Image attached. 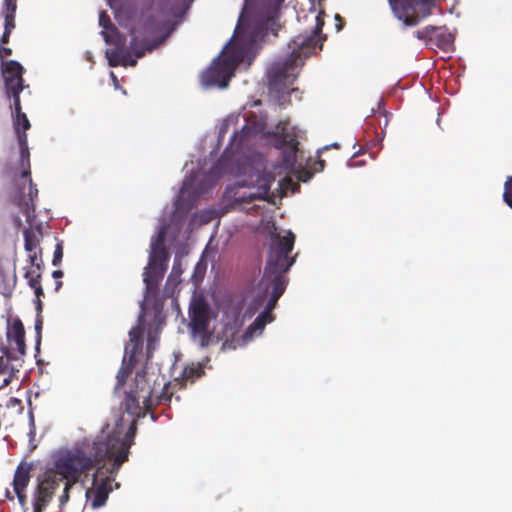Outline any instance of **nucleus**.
Masks as SVG:
<instances>
[{
	"label": "nucleus",
	"mask_w": 512,
	"mask_h": 512,
	"mask_svg": "<svg viewBox=\"0 0 512 512\" xmlns=\"http://www.w3.org/2000/svg\"><path fill=\"white\" fill-rule=\"evenodd\" d=\"M207 270V262L201 258L194 267L191 280L195 286H198L202 282Z\"/></svg>",
	"instance_id": "23"
},
{
	"label": "nucleus",
	"mask_w": 512,
	"mask_h": 512,
	"mask_svg": "<svg viewBox=\"0 0 512 512\" xmlns=\"http://www.w3.org/2000/svg\"><path fill=\"white\" fill-rule=\"evenodd\" d=\"M11 108L13 126L19 144V156L17 163L6 167L5 173L12 177L10 200L15 204L26 218V222L32 226L35 219L34 199L38 196V189L33 184L30 172V152L26 130L30 128V121L22 112L20 97L15 96Z\"/></svg>",
	"instance_id": "6"
},
{
	"label": "nucleus",
	"mask_w": 512,
	"mask_h": 512,
	"mask_svg": "<svg viewBox=\"0 0 512 512\" xmlns=\"http://www.w3.org/2000/svg\"><path fill=\"white\" fill-rule=\"evenodd\" d=\"M140 400H142L140 393L138 391L130 390L126 393L125 399L123 401V406L125 411L134 416L141 417L146 414V412H150L151 410L145 409V406L140 405Z\"/></svg>",
	"instance_id": "18"
},
{
	"label": "nucleus",
	"mask_w": 512,
	"mask_h": 512,
	"mask_svg": "<svg viewBox=\"0 0 512 512\" xmlns=\"http://www.w3.org/2000/svg\"><path fill=\"white\" fill-rule=\"evenodd\" d=\"M319 165H320V169H323V165H324V164H323V161H320V162H319Z\"/></svg>",
	"instance_id": "47"
},
{
	"label": "nucleus",
	"mask_w": 512,
	"mask_h": 512,
	"mask_svg": "<svg viewBox=\"0 0 512 512\" xmlns=\"http://www.w3.org/2000/svg\"><path fill=\"white\" fill-rule=\"evenodd\" d=\"M0 350L6 357H0V374L9 371V361L18 360L26 353L23 322H7L6 339L1 341Z\"/></svg>",
	"instance_id": "11"
},
{
	"label": "nucleus",
	"mask_w": 512,
	"mask_h": 512,
	"mask_svg": "<svg viewBox=\"0 0 512 512\" xmlns=\"http://www.w3.org/2000/svg\"><path fill=\"white\" fill-rule=\"evenodd\" d=\"M283 2L273 0L272 6H259L251 13L245 4L231 39L201 75L205 89L227 88L236 67L246 60L248 65L251 64L264 37L269 32L276 35L277 9Z\"/></svg>",
	"instance_id": "3"
},
{
	"label": "nucleus",
	"mask_w": 512,
	"mask_h": 512,
	"mask_svg": "<svg viewBox=\"0 0 512 512\" xmlns=\"http://www.w3.org/2000/svg\"><path fill=\"white\" fill-rule=\"evenodd\" d=\"M445 43H446V44H451V43H452V38H451V36H450V35H448V36L446 37V39H445Z\"/></svg>",
	"instance_id": "39"
},
{
	"label": "nucleus",
	"mask_w": 512,
	"mask_h": 512,
	"mask_svg": "<svg viewBox=\"0 0 512 512\" xmlns=\"http://www.w3.org/2000/svg\"><path fill=\"white\" fill-rule=\"evenodd\" d=\"M294 242L295 236L291 231L271 235L262 278L249 295L225 296L222 299V320H272L271 311L286 289V274L295 262L290 256Z\"/></svg>",
	"instance_id": "2"
},
{
	"label": "nucleus",
	"mask_w": 512,
	"mask_h": 512,
	"mask_svg": "<svg viewBox=\"0 0 512 512\" xmlns=\"http://www.w3.org/2000/svg\"><path fill=\"white\" fill-rule=\"evenodd\" d=\"M110 78H111V80H112V82H113V86H114V88H115V89H119L118 79H117V77H116V75H115V73H114V72H110Z\"/></svg>",
	"instance_id": "34"
},
{
	"label": "nucleus",
	"mask_w": 512,
	"mask_h": 512,
	"mask_svg": "<svg viewBox=\"0 0 512 512\" xmlns=\"http://www.w3.org/2000/svg\"><path fill=\"white\" fill-rule=\"evenodd\" d=\"M28 261L32 267L36 268V270L26 269L24 276L29 286L34 290L36 297L39 298V296L43 294V289L39 282V279L41 277L40 270L43 267L41 250L29 253Z\"/></svg>",
	"instance_id": "14"
},
{
	"label": "nucleus",
	"mask_w": 512,
	"mask_h": 512,
	"mask_svg": "<svg viewBox=\"0 0 512 512\" xmlns=\"http://www.w3.org/2000/svg\"><path fill=\"white\" fill-rule=\"evenodd\" d=\"M135 388L133 391H138L142 398V403L145 406V409L152 410L153 408V399L152 394L153 391L151 389L150 381L148 380L147 373L144 370L138 371L135 375L134 379Z\"/></svg>",
	"instance_id": "16"
},
{
	"label": "nucleus",
	"mask_w": 512,
	"mask_h": 512,
	"mask_svg": "<svg viewBox=\"0 0 512 512\" xmlns=\"http://www.w3.org/2000/svg\"><path fill=\"white\" fill-rule=\"evenodd\" d=\"M30 470L28 465H19L13 479L14 492L25 491L30 482Z\"/></svg>",
	"instance_id": "19"
},
{
	"label": "nucleus",
	"mask_w": 512,
	"mask_h": 512,
	"mask_svg": "<svg viewBox=\"0 0 512 512\" xmlns=\"http://www.w3.org/2000/svg\"><path fill=\"white\" fill-rule=\"evenodd\" d=\"M503 199L506 204L512 208V176L507 177L504 183Z\"/></svg>",
	"instance_id": "26"
},
{
	"label": "nucleus",
	"mask_w": 512,
	"mask_h": 512,
	"mask_svg": "<svg viewBox=\"0 0 512 512\" xmlns=\"http://www.w3.org/2000/svg\"><path fill=\"white\" fill-rule=\"evenodd\" d=\"M184 250V247H180L178 251L181 252V256L184 254H187V251H183Z\"/></svg>",
	"instance_id": "41"
},
{
	"label": "nucleus",
	"mask_w": 512,
	"mask_h": 512,
	"mask_svg": "<svg viewBox=\"0 0 512 512\" xmlns=\"http://www.w3.org/2000/svg\"><path fill=\"white\" fill-rule=\"evenodd\" d=\"M99 26L102 27L101 35L105 43L113 46L105 51L110 67L135 66L138 58L142 57L146 51H151L162 44L174 30V25L168 22L161 25L148 23L145 29L146 34L154 35L160 32L161 35L154 36L152 40H149L146 35L143 40L133 36L130 46L127 47L126 37L118 32L106 11H101L99 14Z\"/></svg>",
	"instance_id": "7"
},
{
	"label": "nucleus",
	"mask_w": 512,
	"mask_h": 512,
	"mask_svg": "<svg viewBox=\"0 0 512 512\" xmlns=\"http://www.w3.org/2000/svg\"><path fill=\"white\" fill-rule=\"evenodd\" d=\"M24 67L16 60L1 61V73L4 79L6 95L9 100L19 96L24 88Z\"/></svg>",
	"instance_id": "13"
},
{
	"label": "nucleus",
	"mask_w": 512,
	"mask_h": 512,
	"mask_svg": "<svg viewBox=\"0 0 512 512\" xmlns=\"http://www.w3.org/2000/svg\"><path fill=\"white\" fill-rule=\"evenodd\" d=\"M267 322H253L242 332V322H188L193 343L208 347L222 342L221 349L235 350L245 346L255 333L261 334Z\"/></svg>",
	"instance_id": "8"
},
{
	"label": "nucleus",
	"mask_w": 512,
	"mask_h": 512,
	"mask_svg": "<svg viewBox=\"0 0 512 512\" xmlns=\"http://www.w3.org/2000/svg\"><path fill=\"white\" fill-rule=\"evenodd\" d=\"M204 374V368L200 363L191 364L184 368L182 372V381L193 383Z\"/></svg>",
	"instance_id": "22"
},
{
	"label": "nucleus",
	"mask_w": 512,
	"mask_h": 512,
	"mask_svg": "<svg viewBox=\"0 0 512 512\" xmlns=\"http://www.w3.org/2000/svg\"><path fill=\"white\" fill-rule=\"evenodd\" d=\"M239 118L240 115H231L219 126L218 147L222 145L231 127L233 131L217 163L207 167L208 162L204 159L203 162L191 161L190 164H185L187 175L177 198L170 207H164L157 231L151 237L149 259L143 272L145 294L141 303L142 311L150 305L157 307L158 287L167 270L170 256L165 246L166 238L168 237L171 242L187 238V231L183 232V228L189 212L200 197L209 194L224 174H233L239 179L227 186L221 207H208L196 212L189 226L209 223L230 210L250 212L257 206L247 207V204L255 200L268 199L275 175L269 171L272 164H268L264 156L255 150L257 141L269 139L281 151V168L293 173L299 181L306 183L313 177V173L297 161L299 140L304 136L301 129L291 125L289 121H280L271 130L267 128L265 116L248 113L242 116L245 124L237 129L235 125Z\"/></svg>",
	"instance_id": "1"
},
{
	"label": "nucleus",
	"mask_w": 512,
	"mask_h": 512,
	"mask_svg": "<svg viewBox=\"0 0 512 512\" xmlns=\"http://www.w3.org/2000/svg\"><path fill=\"white\" fill-rule=\"evenodd\" d=\"M61 286H62V282L61 281H57L56 282V290H58Z\"/></svg>",
	"instance_id": "40"
},
{
	"label": "nucleus",
	"mask_w": 512,
	"mask_h": 512,
	"mask_svg": "<svg viewBox=\"0 0 512 512\" xmlns=\"http://www.w3.org/2000/svg\"><path fill=\"white\" fill-rule=\"evenodd\" d=\"M10 401L18 404L20 403V400H18L17 398H11Z\"/></svg>",
	"instance_id": "42"
},
{
	"label": "nucleus",
	"mask_w": 512,
	"mask_h": 512,
	"mask_svg": "<svg viewBox=\"0 0 512 512\" xmlns=\"http://www.w3.org/2000/svg\"><path fill=\"white\" fill-rule=\"evenodd\" d=\"M23 236H24V249L28 253H32L38 250V247L40 245V233L37 234L34 231H32L30 228H25L23 230Z\"/></svg>",
	"instance_id": "21"
},
{
	"label": "nucleus",
	"mask_w": 512,
	"mask_h": 512,
	"mask_svg": "<svg viewBox=\"0 0 512 512\" xmlns=\"http://www.w3.org/2000/svg\"><path fill=\"white\" fill-rule=\"evenodd\" d=\"M63 276V272L61 270H55L52 273V277L55 279H59Z\"/></svg>",
	"instance_id": "36"
},
{
	"label": "nucleus",
	"mask_w": 512,
	"mask_h": 512,
	"mask_svg": "<svg viewBox=\"0 0 512 512\" xmlns=\"http://www.w3.org/2000/svg\"><path fill=\"white\" fill-rule=\"evenodd\" d=\"M12 53V50L7 47H0V57L1 61H4V57L9 56Z\"/></svg>",
	"instance_id": "33"
},
{
	"label": "nucleus",
	"mask_w": 512,
	"mask_h": 512,
	"mask_svg": "<svg viewBox=\"0 0 512 512\" xmlns=\"http://www.w3.org/2000/svg\"><path fill=\"white\" fill-rule=\"evenodd\" d=\"M329 147L338 148L339 147V143L338 142H334V143H332L329 146H325L323 149L327 150Z\"/></svg>",
	"instance_id": "38"
},
{
	"label": "nucleus",
	"mask_w": 512,
	"mask_h": 512,
	"mask_svg": "<svg viewBox=\"0 0 512 512\" xmlns=\"http://www.w3.org/2000/svg\"><path fill=\"white\" fill-rule=\"evenodd\" d=\"M16 495H17V498H18V501L19 503L24 506L26 504V499H27V496L25 494V491H19V492H15Z\"/></svg>",
	"instance_id": "32"
},
{
	"label": "nucleus",
	"mask_w": 512,
	"mask_h": 512,
	"mask_svg": "<svg viewBox=\"0 0 512 512\" xmlns=\"http://www.w3.org/2000/svg\"><path fill=\"white\" fill-rule=\"evenodd\" d=\"M172 393L169 392V384H165L162 393L158 396L157 403H166L171 400Z\"/></svg>",
	"instance_id": "29"
},
{
	"label": "nucleus",
	"mask_w": 512,
	"mask_h": 512,
	"mask_svg": "<svg viewBox=\"0 0 512 512\" xmlns=\"http://www.w3.org/2000/svg\"><path fill=\"white\" fill-rule=\"evenodd\" d=\"M17 4L16 0H4V7L2 14L4 16V30L6 32H12L15 28V14H16Z\"/></svg>",
	"instance_id": "20"
},
{
	"label": "nucleus",
	"mask_w": 512,
	"mask_h": 512,
	"mask_svg": "<svg viewBox=\"0 0 512 512\" xmlns=\"http://www.w3.org/2000/svg\"><path fill=\"white\" fill-rule=\"evenodd\" d=\"M314 21L313 29L295 36L288 43L287 55L275 60L267 70L269 92L281 105L286 102L287 96L297 91L290 89V86L296 80L305 59L322 49L324 37L321 30L324 20L321 14L315 15Z\"/></svg>",
	"instance_id": "5"
},
{
	"label": "nucleus",
	"mask_w": 512,
	"mask_h": 512,
	"mask_svg": "<svg viewBox=\"0 0 512 512\" xmlns=\"http://www.w3.org/2000/svg\"><path fill=\"white\" fill-rule=\"evenodd\" d=\"M62 258H63V246H62V242H58L54 249L52 265L59 266L62 262Z\"/></svg>",
	"instance_id": "28"
},
{
	"label": "nucleus",
	"mask_w": 512,
	"mask_h": 512,
	"mask_svg": "<svg viewBox=\"0 0 512 512\" xmlns=\"http://www.w3.org/2000/svg\"><path fill=\"white\" fill-rule=\"evenodd\" d=\"M298 188L299 185L287 177L280 179L277 184V189L280 190L284 195H286L288 192L295 193Z\"/></svg>",
	"instance_id": "25"
},
{
	"label": "nucleus",
	"mask_w": 512,
	"mask_h": 512,
	"mask_svg": "<svg viewBox=\"0 0 512 512\" xmlns=\"http://www.w3.org/2000/svg\"><path fill=\"white\" fill-rule=\"evenodd\" d=\"M10 33H11V32H6V31L4 30L3 35H2V37H1V43L5 44V43H7V42L9 41Z\"/></svg>",
	"instance_id": "35"
},
{
	"label": "nucleus",
	"mask_w": 512,
	"mask_h": 512,
	"mask_svg": "<svg viewBox=\"0 0 512 512\" xmlns=\"http://www.w3.org/2000/svg\"><path fill=\"white\" fill-rule=\"evenodd\" d=\"M87 60L92 61V56L89 52H87Z\"/></svg>",
	"instance_id": "44"
},
{
	"label": "nucleus",
	"mask_w": 512,
	"mask_h": 512,
	"mask_svg": "<svg viewBox=\"0 0 512 512\" xmlns=\"http://www.w3.org/2000/svg\"><path fill=\"white\" fill-rule=\"evenodd\" d=\"M335 19L340 20V16L338 14H336Z\"/></svg>",
	"instance_id": "48"
},
{
	"label": "nucleus",
	"mask_w": 512,
	"mask_h": 512,
	"mask_svg": "<svg viewBox=\"0 0 512 512\" xmlns=\"http://www.w3.org/2000/svg\"><path fill=\"white\" fill-rule=\"evenodd\" d=\"M14 224L17 228L22 225V220L18 215L14 216Z\"/></svg>",
	"instance_id": "37"
},
{
	"label": "nucleus",
	"mask_w": 512,
	"mask_h": 512,
	"mask_svg": "<svg viewBox=\"0 0 512 512\" xmlns=\"http://www.w3.org/2000/svg\"><path fill=\"white\" fill-rule=\"evenodd\" d=\"M85 447L86 445H81L63 449L53 456L51 467L47 468L43 474L38 477L35 498L39 499L40 502H51L60 482H64V480L59 479L60 473L57 470V465L65 462L69 465H74Z\"/></svg>",
	"instance_id": "10"
},
{
	"label": "nucleus",
	"mask_w": 512,
	"mask_h": 512,
	"mask_svg": "<svg viewBox=\"0 0 512 512\" xmlns=\"http://www.w3.org/2000/svg\"><path fill=\"white\" fill-rule=\"evenodd\" d=\"M388 1L395 17L403 21L406 26H416L419 23L420 18L415 15V9L409 1L403 0L401 3L399 0Z\"/></svg>",
	"instance_id": "15"
},
{
	"label": "nucleus",
	"mask_w": 512,
	"mask_h": 512,
	"mask_svg": "<svg viewBox=\"0 0 512 512\" xmlns=\"http://www.w3.org/2000/svg\"><path fill=\"white\" fill-rule=\"evenodd\" d=\"M347 166H348V167H354L355 165L351 162V160H349V161L347 162Z\"/></svg>",
	"instance_id": "43"
},
{
	"label": "nucleus",
	"mask_w": 512,
	"mask_h": 512,
	"mask_svg": "<svg viewBox=\"0 0 512 512\" xmlns=\"http://www.w3.org/2000/svg\"><path fill=\"white\" fill-rule=\"evenodd\" d=\"M137 320H138V321L143 320V315H142V314H140V315L138 316V319H137Z\"/></svg>",
	"instance_id": "45"
},
{
	"label": "nucleus",
	"mask_w": 512,
	"mask_h": 512,
	"mask_svg": "<svg viewBox=\"0 0 512 512\" xmlns=\"http://www.w3.org/2000/svg\"><path fill=\"white\" fill-rule=\"evenodd\" d=\"M136 421L133 420L123 435V429L117 425L112 433L98 436L92 445H86L74 465L67 462L57 465L60 480H64L62 494L59 496V506L62 508L70 499L72 487L79 482L82 475H87L95 468L97 462L111 461L108 472L119 471L123 463L128 461L130 448L136 434Z\"/></svg>",
	"instance_id": "4"
},
{
	"label": "nucleus",
	"mask_w": 512,
	"mask_h": 512,
	"mask_svg": "<svg viewBox=\"0 0 512 512\" xmlns=\"http://www.w3.org/2000/svg\"><path fill=\"white\" fill-rule=\"evenodd\" d=\"M209 310L210 306L205 297L195 291L189 305L190 320H208Z\"/></svg>",
	"instance_id": "17"
},
{
	"label": "nucleus",
	"mask_w": 512,
	"mask_h": 512,
	"mask_svg": "<svg viewBox=\"0 0 512 512\" xmlns=\"http://www.w3.org/2000/svg\"><path fill=\"white\" fill-rule=\"evenodd\" d=\"M180 282L181 276L175 275V277L172 278V273H170L164 286V294L168 297H174L175 293L178 291Z\"/></svg>",
	"instance_id": "24"
},
{
	"label": "nucleus",
	"mask_w": 512,
	"mask_h": 512,
	"mask_svg": "<svg viewBox=\"0 0 512 512\" xmlns=\"http://www.w3.org/2000/svg\"><path fill=\"white\" fill-rule=\"evenodd\" d=\"M42 324L43 322H35V345L37 350L39 349L41 343Z\"/></svg>",
	"instance_id": "30"
},
{
	"label": "nucleus",
	"mask_w": 512,
	"mask_h": 512,
	"mask_svg": "<svg viewBox=\"0 0 512 512\" xmlns=\"http://www.w3.org/2000/svg\"><path fill=\"white\" fill-rule=\"evenodd\" d=\"M362 165H364V161H360L357 163V166H362Z\"/></svg>",
	"instance_id": "46"
},
{
	"label": "nucleus",
	"mask_w": 512,
	"mask_h": 512,
	"mask_svg": "<svg viewBox=\"0 0 512 512\" xmlns=\"http://www.w3.org/2000/svg\"><path fill=\"white\" fill-rule=\"evenodd\" d=\"M170 273H172V278H174L175 275H182V256L180 251H177L175 254L173 266Z\"/></svg>",
	"instance_id": "27"
},
{
	"label": "nucleus",
	"mask_w": 512,
	"mask_h": 512,
	"mask_svg": "<svg viewBox=\"0 0 512 512\" xmlns=\"http://www.w3.org/2000/svg\"><path fill=\"white\" fill-rule=\"evenodd\" d=\"M111 465V461L97 462V471L93 479V489L87 491V495L93 494L92 507L99 508L103 506L108 498L109 492L111 491V482L114 481V476L118 473L111 474L108 472V468Z\"/></svg>",
	"instance_id": "12"
},
{
	"label": "nucleus",
	"mask_w": 512,
	"mask_h": 512,
	"mask_svg": "<svg viewBox=\"0 0 512 512\" xmlns=\"http://www.w3.org/2000/svg\"><path fill=\"white\" fill-rule=\"evenodd\" d=\"M164 322H138L129 332V341L125 345V355L122 366L117 373L116 388L124 386L128 377L132 373L135 364L138 362V356L142 354L143 343L147 341V357H150L155 349V344L159 340Z\"/></svg>",
	"instance_id": "9"
},
{
	"label": "nucleus",
	"mask_w": 512,
	"mask_h": 512,
	"mask_svg": "<svg viewBox=\"0 0 512 512\" xmlns=\"http://www.w3.org/2000/svg\"><path fill=\"white\" fill-rule=\"evenodd\" d=\"M49 503L40 502L39 499L34 498L33 512H43Z\"/></svg>",
	"instance_id": "31"
}]
</instances>
